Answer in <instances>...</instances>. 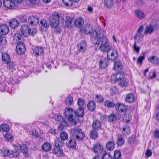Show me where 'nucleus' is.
Masks as SVG:
<instances>
[{"label":"nucleus","instance_id":"nucleus-58","mask_svg":"<svg viewBox=\"0 0 159 159\" xmlns=\"http://www.w3.org/2000/svg\"><path fill=\"white\" fill-rule=\"evenodd\" d=\"M135 137L134 136L132 135L128 139L129 143L130 144H133L135 142Z\"/></svg>","mask_w":159,"mask_h":159},{"label":"nucleus","instance_id":"nucleus-42","mask_svg":"<svg viewBox=\"0 0 159 159\" xmlns=\"http://www.w3.org/2000/svg\"><path fill=\"white\" fill-rule=\"evenodd\" d=\"M40 22L41 25V28L45 30L47 29L49 26L48 23L44 19L41 20Z\"/></svg>","mask_w":159,"mask_h":159},{"label":"nucleus","instance_id":"nucleus-32","mask_svg":"<svg viewBox=\"0 0 159 159\" xmlns=\"http://www.w3.org/2000/svg\"><path fill=\"white\" fill-rule=\"evenodd\" d=\"M98 130L93 129L89 132V135L91 138L93 139H97L98 137Z\"/></svg>","mask_w":159,"mask_h":159},{"label":"nucleus","instance_id":"nucleus-53","mask_svg":"<svg viewBox=\"0 0 159 159\" xmlns=\"http://www.w3.org/2000/svg\"><path fill=\"white\" fill-rule=\"evenodd\" d=\"M102 159H113L112 156L109 153H106V152L103 155H102Z\"/></svg>","mask_w":159,"mask_h":159},{"label":"nucleus","instance_id":"nucleus-55","mask_svg":"<svg viewBox=\"0 0 159 159\" xmlns=\"http://www.w3.org/2000/svg\"><path fill=\"white\" fill-rule=\"evenodd\" d=\"M7 43V40L5 37L2 35H0V44L5 45Z\"/></svg>","mask_w":159,"mask_h":159},{"label":"nucleus","instance_id":"nucleus-17","mask_svg":"<svg viewBox=\"0 0 159 159\" xmlns=\"http://www.w3.org/2000/svg\"><path fill=\"white\" fill-rule=\"evenodd\" d=\"M134 13L136 17L140 20H142L146 17V15L144 12L139 9L134 10Z\"/></svg>","mask_w":159,"mask_h":159},{"label":"nucleus","instance_id":"nucleus-27","mask_svg":"<svg viewBox=\"0 0 159 159\" xmlns=\"http://www.w3.org/2000/svg\"><path fill=\"white\" fill-rule=\"evenodd\" d=\"M122 69V65L120 61H116L114 64L113 69L118 71H120Z\"/></svg>","mask_w":159,"mask_h":159},{"label":"nucleus","instance_id":"nucleus-31","mask_svg":"<svg viewBox=\"0 0 159 159\" xmlns=\"http://www.w3.org/2000/svg\"><path fill=\"white\" fill-rule=\"evenodd\" d=\"M115 144L113 141H110L106 144V148L107 150L109 151L113 150L115 148Z\"/></svg>","mask_w":159,"mask_h":159},{"label":"nucleus","instance_id":"nucleus-46","mask_svg":"<svg viewBox=\"0 0 159 159\" xmlns=\"http://www.w3.org/2000/svg\"><path fill=\"white\" fill-rule=\"evenodd\" d=\"M73 103V98L71 96H68L67 97L65 101V104L68 106L71 105Z\"/></svg>","mask_w":159,"mask_h":159},{"label":"nucleus","instance_id":"nucleus-49","mask_svg":"<svg viewBox=\"0 0 159 159\" xmlns=\"http://www.w3.org/2000/svg\"><path fill=\"white\" fill-rule=\"evenodd\" d=\"M0 131L1 130L4 132H7L9 131V129L8 125L6 124H2L1 125L0 127Z\"/></svg>","mask_w":159,"mask_h":159},{"label":"nucleus","instance_id":"nucleus-61","mask_svg":"<svg viewBox=\"0 0 159 159\" xmlns=\"http://www.w3.org/2000/svg\"><path fill=\"white\" fill-rule=\"evenodd\" d=\"M36 30L35 29L33 28L30 29V35H34L36 34Z\"/></svg>","mask_w":159,"mask_h":159},{"label":"nucleus","instance_id":"nucleus-39","mask_svg":"<svg viewBox=\"0 0 159 159\" xmlns=\"http://www.w3.org/2000/svg\"><path fill=\"white\" fill-rule=\"evenodd\" d=\"M104 105L108 108H113L115 107L116 104L114 102L109 100H106L104 102Z\"/></svg>","mask_w":159,"mask_h":159},{"label":"nucleus","instance_id":"nucleus-19","mask_svg":"<svg viewBox=\"0 0 159 159\" xmlns=\"http://www.w3.org/2000/svg\"><path fill=\"white\" fill-rule=\"evenodd\" d=\"M9 25L11 28L15 29L19 26V22L16 18H13L10 20Z\"/></svg>","mask_w":159,"mask_h":159},{"label":"nucleus","instance_id":"nucleus-23","mask_svg":"<svg viewBox=\"0 0 159 159\" xmlns=\"http://www.w3.org/2000/svg\"><path fill=\"white\" fill-rule=\"evenodd\" d=\"M125 140L123 136L121 134H118L117 136L116 144L117 146H121L124 144Z\"/></svg>","mask_w":159,"mask_h":159},{"label":"nucleus","instance_id":"nucleus-30","mask_svg":"<svg viewBox=\"0 0 159 159\" xmlns=\"http://www.w3.org/2000/svg\"><path fill=\"white\" fill-rule=\"evenodd\" d=\"M2 59L3 63L7 64H8L11 61V58L9 55L6 53L2 54Z\"/></svg>","mask_w":159,"mask_h":159},{"label":"nucleus","instance_id":"nucleus-13","mask_svg":"<svg viewBox=\"0 0 159 159\" xmlns=\"http://www.w3.org/2000/svg\"><path fill=\"white\" fill-rule=\"evenodd\" d=\"M16 51L18 54L21 55L23 54L25 52V45L22 42H20L18 44Z\"/></svg>","mask_w":159,"mask_h":159},{"label":"nucleus","instance_id":"nucleus-63","mask_svg":"<svg viewBox=\"0 0 159 159\" xmlns=\"http://www.w3.org/2000/svg\"><path fill=\"white\" fill-rule=\"evenodd\" d=\"M107 118V116L105 115H101L100 116V120L102 122H104L106 121Z\"/></svg>","mask_w":159,"mask_h":159},{"label":"nucleus","instance_id":"nucleus-56","mask_svg":"<svg viewBox=\"0 0 159 159\" xmlns=\"http://www.w3.org/2000/svg\"><path fill=\"white\" fill-rule=\"evenodd\" d=\"M72 20L69 16L66 17V20L65 21L66 25L69 27L71 24Z\"/></svg>","mask_w":159,"mask_h":159},{"label":"nucleus","instance_id":"nucleus-33","mask_svg":"<svg viewBox=\"0 0 159 159\" xmlns=\"http://www.w3.org/2000/svg\"><path fill=\"white\" fill-rule=\"evenodd\" d=\"M42 148L44 151L48 152L51 149L52 146L50 143H46L43 144Z\"/></svg>","mask_w":159,"mask_h":159},{"label":"nucleus","instance_id":"nucleus-50","mask_svg":"<svg viewBox=\"0 0 159 159\" xmlns=\"http://www.w3.org/2000/svg\"><path fill=\"white\" fill-rule=\"evenodd\" d=\"M121 156V153L120 150H116L114 154V157L115 159H119Z\"/></svg>","mask_w":159,"mask_h":159},{"label":"nucleus","instance_id":"nucleus-11","mask_svg":"<svg viewBox=\"0 0 159 159\" xmlns=\"http://www.w3.org/2000/svg\"><path fill=\"white\" fill-rule=\"evenodd\" d=\"M107 56L109 60H114L117 58L118 54L116 50L112 49L111 48V51L107 52Z\"/></svg>","mask_w":159,"mask_h":159},{"label":"nucleus","instance_id":"nucleus-57","mask_svg":"<svg viewBox=\"0 0 159 159\" xmlns=\"http://www.w3.org/2000/svg\"><path fill=\"white\" fill-rule=\"evenodd\" d=\"M145 53L144 52L143 53L142 55H141L138 58L137 60V62L138 63H140V64L142 63L144 59L145 58Z\"/></svg>","mask_w":159,"mask_h":159},{"label":"nucleus","instance_id":"nucleus-37","mask_svg":"<svg viewBox=\"0 0 159 159\" xmlns=\"http://www.w3.org/2000/svg\"><path fill=\"white\" fill-rule=\"evenodd\" d=\"M13 40L16 42H18L19 43L21 42L22 39L21 35L19 33H16L14 34L13 36Z\"/></svg>","mask_w":159,"mask_h":159},{"label":"nucleus","instance_id":"nucleus-5","mask_svg":"<svg viewBox=\"0 0 159 159\" xmlns=\"http://www.w3.org/2000/svg\"><path fill=\"white\" fill-rule=\"evenodd\" d=\"M112 78H114V80L116 82H119L120 85L121 87L125 86L128 83V80L124 78V74L122 73H118L116 74H114Z\"/></svg>","mask_w":159,"mask_h":159},{"label":"nucleus","instance_id":"nucleus-36","mask_svg":"<svg viewBox=\"0 0 159 159\" xmlns=\"http://www.w3.org/2000/svg\"><path fill=\"white\" fill-rule=\"evenodd\" d=\"M104 6L107 8L112 7L114 4L113 0H104Z\"/></svg>","mask_w":159,"mask_h":159},{"label":"nucleus","instance_id":"nucleus-4","mask_svg":"<svg viewBox=\"0 0 159 159\" xmlns=\"http://www.w3.org/2000/svg\"><path fill=\"white\" fill-rule=\"evenodd\" d=\"M80 32L82 34L91 35V37L96 39L99 34V31L93 30V26L88 24L85 25L82 29L80 30Z\"/></svg>","mask_w":159,"mask_h":159},{"label":"nucleus","instance_id":"nucleus-1","mask_svg":"<svg viewBox=\"0 0 159 159\" xmlns=\"http://www.w3.org/2000/svg\"><path fill=\"white\" fill-rule=\"evenodd\" d=\"M96 41L94 44V48L96 50H100L102 52H107L110 51L111 47L108 42L107 37L104 35L103 31H99V34L97 37Z\"/></svg>","mask_w":159,"mask_h":159},{"label":"nucleus","instance_id":"nucleus-25","mask_svg":"<svg viewBox=\"0 0 159 159\" xmlns=\"http://www.w3.org/2000/svg\"><path fill=\"white\" fill-rule=\"evenodd\" d=\"M148 61L152 64L158 65L159 64V59L157 57L152 56L148 58Z\"/></svg>","mask_w":159,"mask_h":159},{"label":"nucleus","instance_id":"nucleus-18","mask_svg":"<svg viewBox=\"0 0 159 159\" xmlns=\"http://www.w3.org/2000/svg\"><path fill=\"white\" fill-rule=\"evenodd\" d=\"M116 109L118 112H121L126 111L127 107L125 106L120 103H117L115 106Z\"/></svg>","mask_w":159,"mask_h":159},{"label":"nucleus","instance_id":"nucleus-8","mask_svg":"<svg viewBox=\"0 0 159 159\" xmlns=\"http://www.w3.org/2000/svg\"><path fill=\"white\" fill-rule=\"evenodd\" d=\"M8 79L6 80L2 83H0V91L2 92L7 91L10 92L12 83L10 80L8 81Z\"/></svg>","mask_w":159,"mask_h":159},{"label":"nucleus","instance_id":"nucleus-10","mask_svg":"<svg viewBox=\"0 0 159 159\" xmlns=\"http://www.w3.org/2000/svg\"><path fill=\"white\" fill-rule=\"evenodd\" d=\"M55 120L57 124L61 125L64 126H67L69 123L68 122L66 121L65 119L61 115H55ZM69 122H70L69 121Z\"/></svg>","mask_w":159,"mask_h":159},{"label":"nucleus","instance_id":"nucleus-48","mask_svg":"<svg viewBox=\"0 0 159 159\" xmlns=\"http://www.w3.org/2000/svg\"><path fill=\"white\" fill-rule=\"evenodd\" d=\"M109 121L111 122H114L117 120L116 116L113 114H111L108 117Z\"/></svg>","mask_w":159,"mask_h":159},{"label":"nucleus","instance_id":"nucleus-34","mask_svg":"<svg viewBox=\"0 0 159 159\" xmlns=\"http://www.w3.org/2000/svg\"><path fill=\"white\" fill-rule=\"evenodd\" d=\"M108 61L107 59L101 60L99 63V66L101 69H105L107 66Z\"/></svg>","mask_w":159,"mask_h":159},{"label":"nucleus","instance_id":"nucleus-64","mask_svg":"<svg viewBox=\"0 0 159 159\" xmlns=\"http://www.w3.org/2000/svg\"><path fill=\"white\" fill-rule=\"evenodd\" d=\"M154 136L156 138H159V130L156 129L154 131Z\"/></svg>","mask_w":159,"mask_h":159},{"label":"nucleus","instance_id":"nucleus-14","mask_svg":"<svg viewBox=\"0 0 159 159\" xmlns=\"http://www.w3.org/2000/svg\"><path fill=\"white\" fill-rule=\"evenodd\" d=\"M78 50L79 52H84L86 49L87 45L86 41L81 40L78 44Z\"/></svg>","mask_w":159,"mask_h":159},{"label":"nucleus","instance_id":"nucleus-45","mask_svg":"<svg viewBox=\"0 0 159 159\" xmlns=\"http://www.w3.org/2000/svg\"><path fill=\"white\" fill-rule=\"evenodd\" d=\"M17 18L20 20V21L23 23L27 22V18L25 15H21L17 16Z\"/></svg>","mask_w":159,"mask_h":159},{"label":"nucleus","instance_id":"nucleus-59","mask_svg":"<svg viewBox=\"0 0 159 159\" xmlns=\"http://www.w3.org/2000/svg\"><path fill=\"white\" fill-rule=\"evenodd\" d=\"M62 140L59 138H57L55 141V146L59 147L60 143H61Z\"/></svg>","mask_w":159,"mask_h":159},{"label":"nucleus","instance_id":"nucleus-12","mask_svg":"<svg viewBox=\"0 0 159 159\" xmlns=\"http://www.w3.org/2000/svg\"><path fill=\"white\" fill-rule=\"evenodd\" d=\"M20 32L24 37H28L30 35V28L27 25H23L21 27Z\"/></svg>","mask_w":159,"mask_h":159},{"label":"nucleus","instance_id":"nucleus-51","mask_svg":"<svg viewBox=\"0 0 159 159\" xmlns=\"http://www.w3.org/2000/svg\"><path fill=\"white\" fill-rule=\"evenodd\" d=\"M60 138L61 140H65L68 138V134L65 132H62L60 133Z\"/></svg>","mask_w":159,"mask_h":159},{"label":"nucleus","instance_id":"nucleus-16","mask_svg":"<svg viewBox=\"0 0 159 159\" xmlns=\"http://www.w3.org/2000/svg\"><path fill=\"white\" fill-rule=\"evenodd\" d=\"M33 52L36 56L41 55L44 52L43 48L40 47H34L32 48Z\"/></svg>","mask_w":159,"mask_h":159},{"label":"nucleus","instance_id":"nucleus-35","mask_svg":"<svg viewBox=\"0 0 159 159\" xmlns=\"http://www.w3.org/2000/svg\"><path fill=\"white\" fill-rule=\"evenodd\" d=\"M134 100V97L132 93L127 94L126 97V101L128 103L133 102Z\"/></svg>","mask_w":159,"mask_h":159},{"label":"nucleus","instance_id":"nucleus-3","mask_svg":"<svg viewBox=\"0 0 159 159\" xmlns=\"http://www.w3.org/2000/svg\"><path fill=\"white\" fill-rule=\"evenodd\" d=\"M70 134L76 140L82 141L85 137V134L79 126H75L70 130Z\"/></svg>","mask_w":159,"mask_h":159},{"label":"nucleus","instance_id":"nucleus-47","mask_svg":"<svg viewBox=\"0 0 159 159\" xmlns=\"http://www.w3.org/2000/svg\"><path fill=\"white\" fill-rule=\"evenodd\" d=\"M64 4L66 7H71L73 2V0H62Z\"/></svg>","mask_w":159,"mask_h":159},{"label":"nucleus","instance_id":"nucleus-41","mask_svg":"<svg viewBox=\"0 0 159 159\" xmlns=\"http://www.w3.org/2000/svg\"><path fill=\"white\" fill-rule=\"evenodd\" d=\"M143 37V34L141 33L137 32L134 37V41L139 42L141 41V39Z\"/></svg>","mask_w":159,"mask_h":159},{"label":"nucleus","instance_id":"nucleus-24","mask_svg":"<svg viewBox=\"0 0 159 159\" xmlns=\"http://www.w3.org/2000/svg\"><path fill=\"white\" fill-rule=\"evenodd\" d=\"M28 21L31 25H35L39 23V20L37 17L32 16L28 18Z\"/></svg>","mask_w":159,"mask_h":159},{"label":"nucleus","instance_id":"nucleus-38","mask_svg":"<svg viewBox=\"0 0 159 159\" xmlns=\"http://www.w3.org/2000/svg\"><path fill=\"white\" fill-rule=\"evenodd\" d=\"M153 27L151 25H147L146 26L144 34H151L153 31Z\"/></svg>","mask_w":159,"mask_h":159},{"label":"nucleus","instance_id":"nucleus-60","mask_svg":"<svg viewBox=\"0 0 159 159\" xmlns=\"http://www.w3.org/2000/svg\"><path fill=\"white\" fill-rule=\"evenodd\" d=\"M136 41L134 42V44L133 46V48L134 50L137 53H139V47H136Z\"/></svg>","mask_w":159,"mask_h":159},{"label":"nucleus","instance_id":"nucleus-2","mask_svg":"<svg viewBox=\"0 0 159 159\" xmlns=\"http://www.w3.org/2000/svg\"><path fill=\"white\" fill-rule=\"evenodd\" d=\"M64 112L66 118L68 121L71 123L72 125L76 124V122L75 120L76 116L78 117H83L84 114V109L80 108H79L76 111H75L71 108L66 107Z\"/></svg>","mask_w":159,"mask_h":159},{"label":"nucleus","instance_id":"nucleus-9","mask_svg":"<svg viewBox=\"0 0 159 159\" xmlns=\"http://www.w3.org/2000/svg\"><path fill=\"white\" fill-rule=\"evenodd\" d=\"M93 150L96 156L98 157L101 156L103 155L106 152L104 150L103 147L99 143H97L94 145Z\"/></svg>","mask_w":159,"mask_h":159},{"label":"nucleus","instance_id":"nucleus-28","mask_svg":"<svg viewBox=\"0 0 159 159\" xmlns=\"http://www.w3.org/2000/svg\"><path fill=\"white\" fill-rule=\"evenodd\" d=\"M84 22V20L83 18H78L75 22V25L78 28H81L83 25Z\"/></svg>","mask_w":159,"mask_h":159},{"label":"nucleus","instance_id":"nucleus-44","mask_svg":"<svg viewBox=\"0 0 159 159\" xmlns=\"http://www.w3.org/2000/svg\"><path fill=\"white\" fill-rule=\"evenodd\" d=\"M16 145L15 146V149L14 150H12L11 153V155L13 157H17L19 155V151L18 149H17V148H16Z\"/></svg>","mask_w":159,"mask_h":159},{"label":"nucleus","instance_id":"nucleus-26","mask_svg":"<svg viewBox=\"0 0 159 159\" xmlns=\"http://www.w3.org/2000/svg\"><path fill=\"white\" fill-rule=\"evenodd\" d=\"M17 149L20 148L22 152L24 153H26L28 151V149L27 146L23 144H17L16 145V148Z\"/></svg>","mask_w":159,"mask_h":159},{"label":"nucleus","instance_id":"nucleus-21","mask_svg":"<svg viewBox=\"0 0 159 159\" xmlns=\"http://www.w3.org/2000/svg\"><path fill=\"white\" fill-rule=\"evenodd\" d=\"M53 153L57 157H61L63 156V150L59 147L55 146L52 150Z\"/></svg>","mask_w":159,"mask_h":159},{"label":"nucleus","instance_id":"nucleus-20","mask_svg":"<svg viewBox=\"0 0 159 159\" xmlns=\"http://www.w3.org/2000/svg\"><path fill=\"white\" fill-rule=\"evenodd\" d=\"M9 31V28L7 25H0V34L5 35L8 33Z\"/></svg>","mask_w":159,"mask_h":159},{"label":"nucleus","instance_id":"nucleus-40","mask_svg":"<svg viewBox=\"0 0 159 159\" xmlns=\"http://www.w3.org/2000/svg\"><path fill=\"white\" fill-rule=\"evenodd\" d=\"M77 104L79 106V108L84 109L85 106L84 100L82 98H78V99Z\"/></svg>","mask_w":159,"mask_h":159},{"label":"nucleus","instance_id":"nucleus-62","mask_svg":"<svg viewBox=\"0 0 159 159\" xmlns=\"http://www.w3.org/2000/svg\"><path fill=\"white\" fill-rule=\"evenodd\" d=\"M3 156H8L11 155L10 152L8 150H6L3 152Z\"/></svg>","mask_w":159,"mask_h":159},{"label":"nucleus","instance_id":"nucleus-43","mask_svg":"<svg viewBox=\"0 0 159 159\" xmlns=\"http://www.w3.org/2000/svg\"><path fill=\"white\" fill-rule=\"evenodd\" d=\"M123 134L125 135H129L130 133V129L127 125L124 126L122 130Z\"/></svg>","mask_w":159,"mask_h":159},{"label":"nucleus","instance_id":"nucleus-22","mask_svg":"<svg viewBox=\"0 0 159 159\" xmlns=\"http://www.w3.org/2000/svg\"><path fill=\"white\" fill-rule=\"evenodd\" d=\"M102 126V123L99 120H96L93 121L92 125L93 129L98 130L101 129Z\"/></svg>","mask_w":159,"mask_h":159},{"label":"nucleus","instance_id":"nucleus-29","mask_svg":"<svg viewBox=\"0 0 159 159\" xmlns=\"http://www.w3.org/2000/svg\"><path fill=\"white\" fill-rule=\"evenodd\" d=\"M88 109L91 111H93L96 108V104L93 101H89L87 105Z\"/></svg>","mask_w":159,"mask_h":159},{"label":"nucleus","instance_id":"nucleus-15","mask_svg":"<svg viewBox=\"0 0 159 159\" xmlns=\"http://www.w3.org/2000/svg\"><path fill=\"white\" fill-rule=\"evenodd\" d=\"M76 139L74 138L70 137L69 140L67 141L66 143V145L70 148H74L76 146V142L75 141Z\"/></svg>","mask_w":159,"mask_h":159},{"label":"nucleus","instance_id":"nucleus-6","mask_svg":"<svg viewBox=\"0 0 159 159\" xmlns=\"http://www.w3.org/2000/svg\"><path fill=\"white\" fill-rule=\"evenodd\" d=\"M60 16L59 14L54 12L49 17V23L50 26L52 28H56L59 23V18Z\"/></svg>","mask_w":159,"mask_h":159},{"label":"nucleus","instance_id":"nucleus-52","mask_svg":"<svg viewBox=\"0 0 159 159\" xmlns=\"http://www.w3.org/2000/svg\"><path fill=\"white\" fill-rule=\"evenodd\" d=\"M95 100L97 102L101 103L103 101L104 99L102 95L97 94L96 95Z\"/></svg>","mask_w":159,"mask_h":159},{"label":"nucleus","instance_id":"nucleus-7","mask_svg":"<svg viewBox=\"0 0 159 159\" xmlns=\"http://www.w3.org/2000/svg\"><path fill=\"white\" fill-rule=\"evenodd\" d=\"M22 0H4V6L8 9H16L20 4V1Z\"/></svg>","mask_w":159,"mask_h":159},{"label":"nucleus","instance_id":"nucleus-54","mask_svg":"<svg viewBox=\"0 0 159 159\" xmlns=\"http://www.w3.org/2000/svg\"><path fill=\"white\" fill-rule=\"evenodd\" d=\"M7 68L10 70H11L15 68L16 66L15 64L12 61H10L8 64H7Z\"/></svg>","mask_w":159,"mask_h":159}]
</instances>
